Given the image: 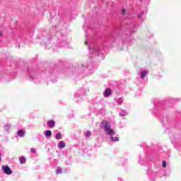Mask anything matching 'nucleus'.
I'll use <instances>...</instances> for the list:
<instances>
[{"label": "nucleus", "instance_id": "0eeeda50", "mask_svg": "<svg viewBox=\"0 0 181 181\" xmlns=\"http://www.w3.org/2000/svg\"><path fill=\"white\" fill-rule=\"evenodd\" d=\"M63 148H66V143L64 141H61L59 143V148L63 149Z\"/></svg>", "mask_w": 181, "mask_h": 181}, {"label": "nucleus", "instance_id": "f257e3e1", "mask_svg": "<svg viewBox=\"0 0 181 181\" xmlns=\"http://www.w3.org/2000/svg\"><path fill=\"white\" fill-rule=\"evenodd\" d=\"M103 128H104L105 131L106 132V134L107 135H110V136H112V135L115 134V132H114V130L111 129V125H110V123L107 121H103L101 124Z\"/></svg>", "mask_w": 181, "mask_h": 181}, {"label": "nucleus", "instance_id": "6ab92c4d", "mask_svg": "<svg viewBox=\"0 0 181 181\" xmlns=\"http://www.w3.org/2000/svg\"><path fill=\"white\" fill-rule=\"evenodd\" d=\"M21 159H25V158H24V157H22Z\"/></svg>", "mask_w": 181, "mask_h": 181}, {"label": "nucleus", "instance_id": "39448f33", "mask_svg": "<svg viewBox=\"0 0 181 181\" xmlns=\"http://www.w3.org/2000/svg\"><path fill=\"white\" fill-rule=\"evenodd\" d=\"M146 74H148V71H141L140 74L141 78H145V77L146 76Z\"/></svg>", "mask_w": 181, "mask_h": 181}, {"label": "nucleus", "instance_id": "a211bd4d", "mask_svg": "<svg viewBox=\"0 0 181 181\" xmlns=\"http://www.w3.org/2000/svg\"><path fill=\"white\" fill-rule=\"evenodd\" d=\"M0 36H2V33H0Z\"/></svg>", "mask_w": 181, "mask_h": 181}, {"label": "nucleus", "instance_id": "2eb2a0df", "mask_svg": "<svg viewBox=\"0 0 181 181\" xmlns=\"http://www.w3.org/2000/svg\"><path fill=\"white\" fill-rule=\"evenodd\" d=\"M30 151H31V152H32L33 153H36V149H35V148H31Z\"/></svg>", "mask_w": 181, "mask_h": 181}, {"label": "nucleus", "instance_id": "f03ea898", "mask_svg": "<svg viewBox=\"0 0 181 181\" xmlns=\"http://www.w3.org/2000/svg\"><path fill=\"white\" fill-rule=\"evenodd\" d=\"M2 170H4V173L8 175H11L13 173L12 170H11L10 168L6 165L2 166Z\"/></svg>", "mask_w": 181, "mask_h": 181}, {"label": "nucleus", "instance_id": "ddd939ff", "mask_svg": "<svg viewBox=\"0 0 181 181\" xmlns=\"http://www.w3.org/2000/svg\"><path fill=\"white\" fill-rule=\"evenodd\" d=\"M127 13V10L125 8L122 9V14L125 15Z\"/></svg>", "mask_w": 181, "mask_h": 181}, {"label": "nucleus", "instance_id": "7ed1b4c3", "mask_svg": "<svg viewBox=\"0 0 181 181\" xmlns=\"http://www.w3.org/2000/svg\"><path fill=\"white\" fill-rule=\"evenodd\" d=\"M55 122L53 120H49L47 122V125L49 128H54Z\"/></svg>", "mask_w": 181, "mask_h": 181}, {"label": "nucleus", "instance_id": "f3484780", "mask_svg": "<svg viewBox=\"0 0 181 181\" xmlns=\"http://www.w3.org/2000/svg\"><path fill=\"white\" fill-rule=\"evenodd\" d=\"M85 44H86V45H88V41H86V42H85Z\"/></svg>", "mask_w": 181, "mask_h": 181}, {"label": "nucleus", "instance_id": "9b49d317", "mask_svg": "<svg viewBox=\"0 0 181 181\" xmlns=\"http://www.w3.org/2000/svg\"><path fill=\"white\" fill-rule=\"evenodd\" d=\"M85 136H91V132L88 131L85 134Z\"/></svg>", "mask_w": 181, "mask_h": 181}, {"label": "nucleus", "instance_id": "dca6fc26", "mask_svg": "<svg viewBox=\"0 0 181 181\" xmlns=\"http://www.w3.org/2000/svg\"><path fill=\"white\" fill-rule=\"evenodd\" d=\"M57 173H58V174L62 173V170H57Z\"/></svg>", "mask_w": 181, "mask_h": 181}, {"label": "nucleus", "instance_id": "f8f14e48", "mask_svg": "<svg viewBox=\"0 0 181 181\" xmlns=\"http://www.w3.org/2000/svg\"><path fill=\"white\" fill-rule=\"evenodd\" d=\"M20 163H21V165L26 163V160L25 159H20Z\"/></svg>", "mask_w": 181, "mask_h": 181}, {"label": "nucleus", "instance_id": "9d476101", "mask_svg": "<svg viewBox=\"0 0 181 181\" xmlns=\"http://www.w3.org/2000/svg\"><path fill=\"white\" fill-rule=\"evenodd\" d=\"M110 139H111V141H113L115 142H117L118 141H119V138L112 136H110Z\"/></svg>", "mask_w": 181, "mask_h": 181}, {"label": "nucleus", "instance_id": "6e6552de", "mask_svg": "<svg viewBox=\"0 0 181 181\" xmlns=\"http://www.w3.org/2000/svg\"><path fill=\"white\" fill-rule=\"evenodd\" d=\"M45 136H47V138H50V136H52V132L50 130L46 131Z\"/></svg>", "mask_w": 181, "mask_h": 181}, {"label": "nucleus", "instance_id": "1a4fd4ad", "mask_svg": "<svg viewBox=\"0 0 181 181\" xmlns=\"http://www.w3.org/2000/svg\"><path fill=\"white\" fill-rule=\"evenodd\" d=\"M56 139H62L63 138V135L62 133H57L55 136Z\"/></svg>", "mask_w": 181, "mask_h": 181}, {"label": "nucleus", "instance_id": "423d86ee", "mask_svg": "<svg viewBox=\"0 0 181 181\" xmlns=\"http://www.w3.org/2000/svg\"><path fill=\"white\" fill-rule=\"evenodd\" d=\"M18 136H21V137L25 135V131H23L22 129L18 130Z\"/></svg>", "mask_w": 181, "mask_h": 181}, {"label": "nucleus", "instance_id": "4468645a", "mask_svg": "<svg viewBox=\"0 0 181 181\" xmlns=\"http://www.w3.org/2000/svg\"><path fill=\"white\" fill-rule=\"evenodd\" d=\"M163 168H166V162H165V160H163Z\"/></svg>", "mask_w": 181, "mask_h": 181}, {"label": "nucleus", "instance_id": "20e7f679", "mask_svg": "<svg viewBox=\"0 0 181 181\" xmlns=\"http://www.w3.org/2000/svg\"><path fill=\"white\" fill-rule=\"evenodd\" d=\"M111 93H112L111 89L106 88V90H105L103 94H104L105 97H108V95H110V94H111Z\"/></svg>", "mask_w": 181, "mask_h": 181}]
</instances>
